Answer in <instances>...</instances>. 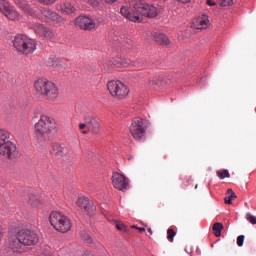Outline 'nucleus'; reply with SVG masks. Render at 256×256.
Here are the masks:
<instances>
[{
    "instance_id": "obj_1",
    "label": "nucleus",
    "mask_w": 256,
    "mask_h": 256,
    "mask_svg": "<svg viewBox=\"0 0 256 256\" xmlns=\"http://www.w3.org/2000/svg\"><path fill=\"white\" fill-rule=\"evenodd\" d=\"M121 15L132 23H143L144 17L155 19L159 15V8L153 4L138 1L133 5V10L128 6H122Z\"/></svg>"
},
{
    "instance_id": "obj_2",
    "label": "nucleus",
    "mask_w": 256,
    "mask_h": 256,
    "mask_svg": "<svg viewBox=\"0 0 256 256\" xmlns=\"http://www.w3.org/2000/svg\"><path fill=\"white\" fill-rule=\"evenodd\" d=\"M37 243H39L37 232L29 227H23L16 233L10 247L15 253H24L25 247H33Z\"/></svg>"
},
{
    "instance_id": "obj_3",
    "label": "nucleus",
    "mask_w": 256,
    "mask_h": 256,
    "mask_svg": "<svg viewBox=\"0 0 256 256\" xmlns=\"http://www.w3.org/2000/svg\"><path fill=\"white\" fill-rule=\"evenodd\" d=\"M34 89L37 95L43 97L48 103H59L61 101V91L59 86L52 80L41 77L34 81Z\"/></svg>"
},
{
    "instance_id": "obj_4",
    "label": "nucleus",
    "mask_w": 256,
    "mask_h": 256,
    "mask_svg": "<svg viewBox=\"0 0 256 256\" xmlns=\"http://www.w3.org/2000/svg\"><path fill=\"white\" fill-rule=\"evenodd\" d=\"M55 131V120L47 115H41L34 125V137L38 141H47L49 135Z\"/></svg>"
},
{
    "instance_id": "obj_5",
    "label": "nucleus",
    "mask_w": 256,
    "mask_h": 256,
    "mask_svg": "<svg viewBox=\"0 0 256 256\" xmlns=\"http://www.w3.org/2000/svg\"><path fill=\"white\" fill-rule=\"evenodd\" d=\"M10 139L9 132L0 129V157L3 159H17L19 156L17 145Z\"/></svg>"
},
{
    "instance_id": "obj_6",
    "label": "nucleus",
    "mask_w": 256,
    "mask_h": 256,
    "mask_svg": "<svg viewBox=\"0 0 256 256\" xmlns=\"http://www.w3.org/2000/svg\"><path fill=\"white\" fill-rule=\"evenodd\" d=\"M13 47L22 55H33L37 51V40L24 34H18L14 37Z\"/></svg>"
},
{
    "instance_id": "obj_7",
    "label": "nucleus",
    "mask_w": 256,
    "mask_h": 256,
    "mask_svg": "<svg viewBox=\"0 0 256 256\" xmlns=\"http://www.w3.org/2000/svg\"><path fill=\"white\" fill-rule=\"evenodd\" d=\"M49 220L51 226L59 233H69V230L73 227L71 220L63 212H51Z\"/></svg>"
},
{
    "instance_id": "obj_8",
    "label": "nucleus",
    "mask_w": 256,
    "mask_h": 256,
    "mask_svg": "<svg viewBox=\"0 0 256 256\" xmlns=\"http://www.w3.org/2000/svg\"><path fill=\"white\" fill-rule=\"evenodd\" d=\"M107 90L111 97L120 100L127 99L129 93H131L129 86L121 80H109L107 83Z\"/></svg>"
},
{
    "instance_id": "obj_9",
    "label": "nucleus",
    "mask_w": 256,
    "mask_h": 256,
    "mask_svg": "<svg viewBox=\"0 0 256 256\" xmlns=\"http://www.w3.org/2000/svg\"><path fill=\"white\" fill-rule=\"evenodd\" d=\"M0 13L6 17L9 21L19 23L23 20V16L17 9L11 7V3L7 0H0Z\"/></svg>"
},
{
    "instance_id": "obj_10",
    "label": "nucleus",
    "mask_w": 256,
    "mask_h": 256,
    "mask_svg": "<svg viewBox=\"0 0 256 256\" xmlns=\"http://www.w3.org/2000/svg\"><path fill=\"white\" fill-rule=\"evenodd\" d=\"M130 133L136 141L145 139V135H147L145 121L142 118H135L130 125Z\"/></svg>"
},
{
    "instance_id": "obj_11",
    "label": "nucleus",
    "mask_w": 256,
    "mask_h": 256,
    "mask_svg": "<svg viewBox=\"0 0 256 256\" xmlns=\"http://www.w3.org/2000/svg\"><path fill=\"white\" fill-rule=\"evenodd\" d=\"M112 184L119 191H127L129 189V179L123 174L114 173L112 176Z\"/></svg>"
},
{
    "instance_id": "obj_12",
    "label": "nucleus",
    "mask_w": 256,
    "mask_h": 256,
    "mask_svg": "<svg viewBox=\"0 0 256 256\" xmlns=\"http://www.w3.org/2000/svg\"><path fill=\"white\" fill-rule=\"evenodd\" d=\"M76 25L80 27V29H84V31H93L97 24L93 18H89L88 16H79L76 21Z\"/></svg>"
},
{
    "instance_id": "obj_13",
    "label": "nucleus",
    "mask_w": 256,
    "mask_h": 256,
    "mask_svg": "<svg viewBox=\"0 0 256 256\" xmlns=\"http://www.w3.org/2000/svg\"><path fill=\"white\" fill-rule=\"evenodd\" d=\"M210 25L211 22L209 21V15L207 14L199 15L192 21V26L194 29H208Z\"/></svg>"
},
{
    "instance_id": "obj_14",
    "label": "nucleus",
    "mask_w": 256,
    "mask_h": 256,
    "mask_svg": "<svg viewBox=\"0 0 256 256\" xmlns=\"http://www.w3.org/2000/svg\"><path fill=\"white\" fill-rule=\"evenodd\" d=\"M41 15L46 21H53L54 23H63V17L59 16L56 12L50 9H42Z\"/></svg>"
},
{
    "instance_id": "obj_15",
    "label": "nucleus",
    "mask_w": 256,
    "mask_h": 256,
    "mask_svg": "<svg viewBox=\"0 0 256 256\" xmlns=\"http://www.w3.org/2000/svg\"><path fill=\"white\" fill-rule=\"evenodd\" d=\"M14 3L26 13V15H30V17H36L37 11L35 9L31 8V6L25 1V0H14Z\"/></svg>"
},
{
    "instance_id": "obj_16",
    "label": "nucleus",
    "mask_w": 256,
    "mask_h": 256,
    "mask_svg": "<svg viewBox=\"0 0 256 256\" xmlns=\"http://www.w3.org/2000/svg\"><path fill=\"white\" fill-rule=\"evenodd\" d=\"M87 129L91 131L94 135H97L101 131V124L99 121L93 117L87 118Z\"/></svg>"
},
{
    "instance_id": "obj_17",
    "label": "nucleus",
    "mask_w": 256,
    "mask_h": 256,
    "mask_svg": "<svg viewBox=\"0 0 256 256\" xmlns=\"http://www.w3.org/2000/svg\"><path fill=\"white\" fill-rule=\"evenodd\" d=\"M76 207L78 209H81L82 211H85L86 213H91V201L88 200V198L85 197H79L76 201Z\"/></svg>"
},
{
    "instance_id": "obj_18",
    "label": "nucleus",
    "mask_w": 256,
    "mask_h": 256,
    "mask_svg": "<svg viewBox=\"0 0 256 256\" xmlns=\"http://www.w3.org/2000/svg\"><path fill=\"white\" fill-rule=\"evenodd\" d=\"M32 29L37 33V35H40L41 37H53V32L42 24H35L32 26Z\"/></svg>"
},
{
    "instance_id": "obj_19",
    "label": "nucleus",
    "mask_w": 256,
    "mask_h": 256,
    "mask_svg": "<svg viewBox=\"0 0 256 256\" xmlns=\"http://www.w3.org/2000/svg\"><path fill=\"white\" fill-rule=\"evenodd\" d=\"M163 85H165V77L163 76L152 77L148 80V87L152 89L163 87Z\"/></svg>"
},
{
    "instance_id": "obj_20",
    "label": "nucleus",
    "mask_w": 256,
    "mask_h": 256,
    "mask_svg": "<svg viewBox=\"0 0 256 256\" xmlns=\"http://www.w3.org/2000/svg\"><path fill=\"white\" fill-rule=\"evenodd\" d=\"M154 41L158 43V45L167 46L170 45L171 40H169V37L163 33H155L154 34Z\"/></svg>"
},
{
    "instance_id": "obj_21",
    "label": "nucleus",
    "mask_w": 256,
    "mask_h": 256,
    "mask_svg": "<svg viewBox=\"0 0 256 256\" xmlns=\"http://www.w3.org/2000/svg\"><path fill=\"white\" fill-rule=\"evenodd\" d=\"M52 154L55 157H63L65 155V146L60 143H54L52 145Z\"/></svg>"
},
{
    "instance_id": "obj_22",
    "label": "nucleus",
    "mask_w": 256,
    "mask_h": 256,
    "mask_svg": "<svg viewBox=\"0 0 256 256\" xmlns=\"http://www.w3.org/2000/svg\"><path fill=\"white\" fill-rule=\"evenodd\" d=\"M233 199H237V195L233 193L232 189H228L227 196L225 197V203L227 205H231L233 203Z\"/></svg>"
},
{
    "instance_id": "obj_23",
    "label": "nucleus",
    "mask_w": 256,
    "mask_h": 256,
    "mask_svg": "<svg viewBox=\"0 0 256 256\" xmlns=\"http://www.w3.org/2000/svg\"><path fill=\"white\" fill-rule=\"evenodd\" d=\"M60 9L63 13H67V14L75 13V7L69 3L61 5Z\"/></svg>"
},
{
    "instance_id": "obj_24",
    "label": "nucleus",
    "mask_w": 256,
    "mask_h": 256,
    "mask_svg": "<svg viewBox=\"0 0 256 256\" xmlns=\"http://www.w3.org/2000/svg\"><path fill=\"white\" fill-rule=\"evenodd\" d=\"M116 65H122L123 67H129L131 65V60L125 57H118L115 59Z\"/></svg>"
},
{
    "instance_id": "obj_25",
    "label": "nucleus",
    "mask_w": 256,
    "mask_h": 256,
    "mask_svg": "<svg viewBox=\"0 0 256 256\" xmlns=\"http://www.w3.org/2000/svg\"><path fill=\"white\" fill-rule=\"evenodd\" d=\"M213 231L215 237H221V232L223 231V224L219 222L215 223L213 225Z\"/></svg>"
},
{
    "instance_id": "obj_26",
    "label": "nucleus",
    "mask_w": 256,
    "mask_h": 256,
    "mask_svg": "<svg viewBox=\"0 0 256 256\" xmlns=\"http://www.w3.org/2000/svg\"><path fill=\"white\" fill-rule=\"evenodd\" d=\"M217 176L219 177V179H226L231 177V174H229V170H218Z\"/></svg>"
},
{
    "instance_id": "obj_27",
    "label": "nucleus",
    "mask_w": 256,
    "mask_h": 256,
    "mask_svg": "<svg viewBox=\"0 0 256 256\" xmlns=\"http://www.w3.org/2000/svg\"><path fill=\"white\" fill-rule=\"evenodd\" d=\"M167 239L168 241H170V243H173L174 239H175V235H177V233L175 232V230L169 228L167 230Z\"/></svg>"
},
{
    "instance_id": "obj_28",
    "label": "nucleus",
    "mask_w": 256,
    "mask_h": 256,
    "mask_svg": "<svg viewBox=\"0 0 256 256\" xmlns=\"http://www.w3.org/2000/svg\"><path fill=\"white\" fill-rule=\"evenodd\" d=\"M218 3L222 7H231V5H234L235 0H218Z\"/></svg>"
},
{
    "instance_id": "obj_29",
    "label": "nucleus",
    "mask_w": 256,
    "mask_h": 256,
    "mask_svg": "<svg viewBox=\"0 0 256 256\" xmlns=\"http://www.w3.org/2000/svg\"><path fill=\"white\" fill-rule=\"evenodd\" d=\"M116 227L118 231H122L123 233H127V231H129V228H127V226L123 222H118L116 224Z\"/></svg>"
},
{
    "instance_id": "obj_30",
    "label": "nucleus",
    "mask_w": 256,
    "mask_h": 256,
    "mask_svg": "<svg viewBox=\"0 0 256 256\" xmlns=\"http://www.w3.org/2000/svg\"><path fill=\"white\" fill-rule=\"evenodd\" d=\"M246 219L249 221V223H251V225H256V217L253 214L247 213Z\"/></svg>"
},
{
    "instance_id": "obj_31",
    "label": "nucleus",
    "mask_w": 256,
    "mask_h": 256,
    "mask_svg": "<svg viewBox=\"0 0 256 256\" xmlns=\"http://www.w3.org/2000/svg\"><path fill=\"white\" fill-rule=\"evenodd\" d=\"M243 243H245V236L240 235L237 237V245L238 247H243Z\"/></svg>"
},
{
    "instance_id": "obj_32",
    "label": "nucleus",
    "mask_w": 256,
    "mask_h": 256,
    "mask_svg": "<svg viewBox=\"0 0 256 256\" xmlns=\"http://www.w3.org/2000/svg\"><path fill=\"white\" fill-rule=\"evenodd\" d=\"M206 3L209 7H217V2H215V0H206Z\"/></svg>"
},
{
    "instance_id": "obj_33",
    "label": "nucleus",
    "mask_w": 256,
    "mask_h": 256,
    "mask_svg": "<svg viewBox=\"0 0 256 256\" xmlns=\"http://www.w3.org/2000/svg\"><path fill=\"white\" fill-rule=\"evenodd\" d=\"M84 241H85V243H93V238L91 237V235H86V236H84Z\"/></svg>"
},
{
    "instance_id": "obj_34",
    "label": "nucleus",
    "mask_w": 256,
    "mask_h": 256,
    "mask_svg": "<svg viewBox=\"0 0 256 256\" xmlns=\"http://www.w3.org/2000/svg\"><path fill=\"white\" fill-rule=\"evenodd\" d=\"M87 3H90L92 7H97L99 5V2L97 0H85Z\"/></svg>"
},
{
    "instance_id": "obj_35",
    "label": "nucleus",
    "mask_w": 256,
    "mask_h": 256,
    "mask_svg": "<svg viewBox=\"0 0 256 256\" xmlns=\"http://www.w3.org/2000/svg\"><path fill=\"white\" fill-rule=\"evenodd\" d=\"M41 256H55V255L51 251H46V252H42Z\"/></svg>"
},
{
    "instance_id": "obj_36",
    "label": "nucleus",
    "mask_w": 256,
    "mask_h": 256,
    "mask_svg": "<svg viewBox=\"0 0 256 256\" xmlns=\"http://www.w3.org/2000/svg\"><path fill=\"white\" fill-rule=\"evenodd\" d=\"M82 256H95V254L86 250V251L83 252Z\"/></svg>"
},
{
    "instance_id": "obj_37",
    "label": "nucleus",
    "mask_w": 256,
    "mask_h": 256,
    "mask_svg": "<svg viewBox=\"0 0 256 256\" xmlns=\"http://www.w3.org/2000/svg\"><path fill=\"white\" fill-rule=\"evenodd\" d=\"M105 3H108V5H113L115 3H117V0H104Z\"/></svg>"
},
{
    "instance_id": "obj_38",
    "label": "nucleus",
    "mask_w": 256,
    "mask_h": 256,
    "mask_svg": "<svg viewBox=\"0 0 256 256\" xmlns=\"http://www.w3.org/2000/svg\"><path fill=\"white\" fill-rule=\"evenodd\" d=\"M85 127H87V118H86V122L85 123H81L79 125V129L83 130V129H85Z\"/></svg>"
},
{
    "instance_id": "obj_39",
    "label": "nucleus",
    "mask_w": 256,
    "mask_h": 256,
    "mask_svg": "<svg viewBox=\"0 0 256 256\" xmlns=\"http://www.w3.org/2000/svg\"><path fill=\"white\" fill-rule=\"evenodd\" d=\"M135 229H137V231H139V233H143V231H145V228L144 227H137V226H134Z\"/></svg>"
},
{
    "instance_id": "obj_40",
    "label": "nucleus",
    "mask_w": 256,
    "mask_h": 256,
    "mask_svg": "<svg viewBox=\"0 0 256 256\" xmlns=\"http://www.w3.org/2000/svg\"><path fill=\"white\" fill-rule=\"evenodd\" d=\"M179 3H191V0H177Z\"/></svg>"
},
{
    "instance_id": "obj_41",
    "label": "nucleus",
    "mask_w": 256,
    "mask_h": 256,
    "mask_svg": "<svg viewBox=\"0 0 256 256\" xmlns=\"http://www.w3.org/2000/svg\"><path fill=\"white\" fill-rule=\"evenodd\" d=\"M148 233H150V235H153V230L151 228H148Z\"/></svg>"
},
{
    "instance_id": "obj_42",
    "label": "nucleus",
    "mask_w": 256,
    "mask_h": 256,
    "mask_svg": "<svg viewBox=\"0 0 256 256\" xmlns=\"http://www.w3.org/2000/svg\"><path fill=\"white\" fill-rule=\"evenodd\" d=\"M83 134H84V135H87V131H83Z\"/></svg>"
}]
</instances>
